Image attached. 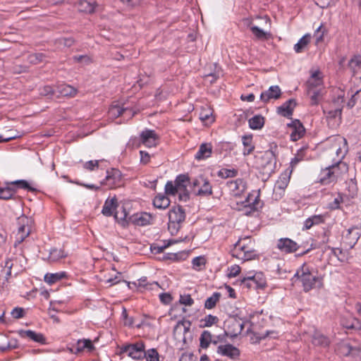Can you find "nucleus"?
<instances>
[{
	"label": "nucleus",
	"mask_w": 361,
	"mask_h": 361,
	"mask_svg": "<svg viewBox=\"0 0 361 361\" xmlns=\"http://www.w3.org/2000/svg\"><path fill=\"white\" fill-rule=\"evenodd\" d=\"M212 152V146L209 143H203L200 146L195 158L197 160H202L209 157Z\"/></svg>",
	"instance_id": "26"
},
{
	"label": "nucleus",
	"mask_w": 361,
	"mask_h": 361,
	"mask_svg": "<svg viewBox=\"0 0 361 361\" xmlns=\"http://www.w3.org/2000/svg\"><path fill=\"white\" fill-rule=\"evenodd\" d=\"M39 91L41 96L47 97L49 98H51L54 94H56V90L50 85L43 86L39 88Z\"/></svg>",
	"instance_id": "52"
},
{
	"label": "nucleus",
	"mask_w": 361,
	"mask_h": 361,
	"mask_svg": "<svg viewBox=\"0 0 361 361\" xmlns=\"http://www.w3.org/2000/svg\"><path fill=\"white\" fill-rule=\"evenodd\" d=\"M217 353L226 356L231 360H238L240 355V350L231 344L220 345L217 348Z\"/></svg>",
	"instance_id": "12"
},
{
	"label": "nucleus",
	"mask_w": 361,
	"mask_h": 361,
	"mask_svg": "<svg viewBox=\"0 0 361 361\" xmlns=\"http://www.w3.org/2000/svg\"><path fill=\"white\" fill-rule=\"evenodd\" d=\"M311 36L310 34H306L302 37L299 41L294 45V50L296 53H301L307 47L310 41Z\"/></svg>",
	"instance_id": "36"
},
{
	"label": "nucleus",
	"mask_w": 361,
	"mask_h": 361,
	"mask_svg": "<svg viewBox=\"0 0 361 361\" xmlns=\"http://www.w3.org/2000/svg\"><path fill=\"white\" fill-rule=\"evenodd\" d=\"M67 254L62 249L53 248L50 250L49 258L51 262H56L66 257Z\"/></svg>",
	"instance_id": "42"
},
{
	"label": "nucleus",
	"mask_w": 361,
	"mask_h": 361,
	"mask_svg": "<svg viewBox=\"0 0 361 361\" xmlns=\"http://www.w3.org/2000/svg\"><path fill=\"white\" fill-rule=\"evenodd\" d=\"M285 194V190L274 185L272 197L275 200H281Z\"/></svg>",
	"instance_id": "62"
},
{
	"label": "nucleus",
	"mask_w": 361,
	"mask_h": 361,
	"mask_svg": "<svg viewBox=\"0 0 361 361\" xmlns=\"http://www.w3.org/2000/svg\"><path fill=\"white\" fill-rule=\"evenodd\" d=\"M12 184L17 185L18 188H19L25 189V190H27L28 191L35 190V189L32 188L29 185L28 182L25 180H18L13 182Z\"/></svg>",
	"instance_id": "58"
},
{
	"label": "nucleus",
	"mask_w": 361,
	"mask_h": 361,
	"mask_svg": "<svg viewBox=\"0 0 361 361\" xmlns=\"http://www.w3.org/2000/svg\"><path fill=\"white\" fill-rule=\"evenodd\" d=\"M158 141L159 136L153 130L145 129L140 134V143L147 147H156Z\"/></svg>",
	"instance_id": "7"
},
{
	"label": "nucleus",
	"mask_w": 361,
	"mask_h": 361,
	"mask_svg": "<svg viewBox=\"0 0 361 361\" xmlns=\"http://www.w3.org/2000/svg\"><path fill=\"white\" fill-rule=\"evenodd\" d=\"M361 237V228L358 226H352L347 230V233L344 235L345 243L353 248L360 238Z\"/></svg>",
	"instance_id": "14"
},
{
	"label": "nucleus",
	"mask_w": 361,
	"mask_h": 361,
	"mask_svg": "<svg viewBox=\"0 0 361 361\" xmlns=\"http://www.w3.org/2000/svg\"><path fill=\"white\" fill-rule=\"evenodd\" d=\"M29 219L26 216H21L18 219V228L17 233L30 232V228L28 226Z\"/></svg>",
	"instance_id": "47"
},
{
	"label": "nucleus",
	"mask_w": 361,
	"mask_h": 361,
	"mask_svg": "<svg viewBox=\"0 0 361 361\" xmlns=\"http://www.w3.org/2000/svg\"><path fill=\"white\" fill-rule=\"evenodd\" d=\"M165 192L166 195H176V194L180 195V192L176 188L175 183L172 181H168L165 185Z\"/></svg>",
	"instance_id": "55"
},
{
	"label": "nucleus",
	"mask_w": 361,
	"mask_h": 361,
	"mask_svg": "<svg viewBox=\"0 0 361 361\" xmlns=\"http://www.w3.org/2000/svg\"><path fill=\"white\" fill-rule=\"evenodd\" d=\"M287 126L290 132V137L292 141H297L305 135V128L299 120L295 119Z\"/></svg>",
	"instance_id": "9"
},
{
	"label": "nucleus",
	"mask_w": 361,
	"mask_h": 361,
	"mask_svg": "<svg viewBox=\"0 0 361 361\" xmlns=\"http://www.w3.org/2000/svg\"><path fill=\"white\" fill-rule=\"evenodd\" d=\"M192 188L196 195L208 197L212 195V186L209 180L200 176L192 182Z\"/></svg>",
	"instance_id": "4"
},
{
	"label": "nucleus",
	"mask_w": 361,
	"mask_h": 361,
	"mask_svg": "<svg viewBox=\"0 0 361 361\" xmlns=\"http://www.w3.org/2000/svg\"><path fill=\"white\" fill-rule=\"evenodd\" d=\"M227 187L232 195L239 197L245 192L247 185L243 179L238 178L235 180L228 181Z\"/></svg>",
	"instance_id": "13"
},
{
	"label": "nucleus",
	"mask_w": 361,
	"mask_h": 361,
	"mask_svg": "<svg viewBox=\"0 0 361 361\" xmlns=\"http://www.w3.org/2000/svg\"><path fill=\"white\" fill-rule=\"evenodd\" d=\"M18 334L21 338H28L29 340L41 345H45L47 343L46 337L42 333H38L30 329H21L18 331Z\"/></svg>",
	"instance_id": "11"
},
{
	"label": "nucleus",
	"mask_w": 361,
	"mask_h": 361,
	"mask_svg": "<svg viewBox=\"0 0 361 361\" xmlns=\"http://www.w3.org/2000/svg\"><path fill=\"white\" fill-rule=\"evenodd\" d=\"M144 357L146 361H159V355L155 348L149 349L144 351Z\"/></svg>",
	"instance_id": "49"
},
{
	"label": "nucleus",
	"mask_w": 361,
	"mask_h": 361,
	"mask_svg": "<svg viewBox=\"0 0 361 361\" xmlns=\"http://www.w3.org/2000/svg\"><path fill=\"white\" fill-rule=\"evenodd\" d=\"M240 267L237 264L231 266L230 267L228 268L227 276L228 278L235 277L240 274Z\"/></svg>",
	"instance_id": "56"
},
{
	"label": "nucleus",
	"mask_w": 361,
	"mask_h": 361,
	"mask_svg": "<svg viewBox=\"0 0 361 361\" xmlns=\"http://www.w3.org/2000/svg\"><path fill=\"white\" fill-rule=\"evenodd\" d=\"M135 284L137 287L145 288L149 290H157L159 288V285L157 282L153 281L152 283H147L146 277L140 278Z\"/></svg>",
	"instance_id": "37"
},
{
	"label": "nucleus",
	"mask_w": 361,
	"mask_h": 361,
	"mask_svg": "<svg viewBox=\"0 0 361 361\" xmlns=\"http://www.w3.org/2000/svg\"><path fill=\"white\" fill-rule=\"evenodd\" d=\"M349 68L355 74L361 68V56L359 55L353 56L348 61Z\"/></svg>",
	"instance_id": "39"
},
{
	"label": "nucleus",
	"mask_w": 361,
	"mask_h": 361,
	"mask_svg": "<svg viewBox=\"0 0 361 361\" xmlns=\"http://www.w3.org/2000/svg\"><path fill=\"white\" fill-rule=\"evenodd\" d=\"M294 278L300 280L305 292H308L315 288H321L323 285L322 278L312 267L303 264L294 275Z\"/></svg>",
	"instance_id": "1"
},
{
	"label": "nucleus",
	"mask_w": 361,
	"mask_h": 361,
	"mask_svg": "<svg viewBox=\"0 0 361 361\" xmlns=\"http://www.w3.org/2000/svg\"><path fill=\"white\" fill-rule=\"evenodd\" d=\"M245 207L250 209L249 211L245 212L246 214H249L251 212H255L259 207H261L259 191L254 190L252 192L249 193L245 201Z\"/></svg>",
	"instance_id": "15"
},
{
	"label": "nucleus",
	"mask_w": 361,
	"mask_h": 361,
	"mask_svg": "<svg viewBox=\"0 0 361 361\" xmlns=\"http://www.w3.org/2000/svg\"><path fill=\"white\" fill-rule=\"evenodd\" d=\"M179 302L181 305H184L185 306H191L194 303L193 299L191 298L190 295H180Z\"/></svg>",
	"instance_id": "57"
},
{
	"label": "nucleus",
	"mask_w": 361,
	"mask_h": 361,
	"mask_svg": "<svg viewBox=\"0 0 361 361\" xmlns=\"http://www.w3.org/2000/svg\"><path fill=\"white\" fill-rule=\"evenodd\" d=\"M276 247L283 253L290 254L296 252L300 246L290 238H281L277 240Z\"/></svg>",
	"instance_id": "8"
},
{
	"label": "nucleus",
	"mask_w": 361,
	"mask_h": 361,
	"mask_svg": "<svg viewBox=\"0 0 361 361\" xmlns=\"http://www.w3.org/2000/svg\"><path fill=\"white\" fill-rule=\"evenodd\" d=\"M237 174L238 171L234 169H221L217 173L218 176L222 178H233Z\"/></svg>",
	"instance_id": "48"
},
{
	"label": "nucleus",
	"mask_w": 361,
	"mask_h": 361,
	"mask_svg": "<svg viewBox=\"0 0 361 361\" xmlns=\"http://www.w3.org/2000/svg\"><path fill=\"white\" fill-rule=\"evenodd\" d=\"M290 181V175L285 172L281 173L275 183V186L286 190Z\"/></svg>",
	"instance_id": "45"
},
{
	"label": "nucleus",
	"mask_w": 361,
	"mask_h": 361,
	"mask_svg": "<svg viewBox=\"0 0 361 361\" xmlns=\"http://www.w3.org/2000/svg\"><path fill=\"white\" fill-rule=\"evenodd\" d=\"M219 318L216 316L208 314L204 318L201 319V322L203 324V327H209L212 325L218 323Z\"/></svg>",
	"instance_id": "50"
},
{
	"label": "nucleus",
	"mask_w": 361,
	"mask_h": 361,
	"mask_svg": "<svg viewBox=\"0 0 361 361\" xmlns=\"http://www.w3.org/2000/svg\"><path fill=\"white\" fill-rule=\"evenodd\" d=\"M348 171V165L343 161H337L331 166L321 170L318 180L324 185L335 183Z\"/></svg>",
	"instance_id": "2"
},
{
	"label": "nucleus",
	"mask_w": 361,
	"mask_h": 361,
	"mask_svg": "<svg viewBox=\"0 0 361 361\" xmlns=\"http://www.w3.org/2000/svg\"><path fill=\"white\" fill-rule=\"evenodd\" d=\"M281 95V90L279 86L272 85L267 90L262 92L260 94V99L264 103L269 102L271 99H277Z\"/></svg>",
	"instance_id": "19"
},
{
	"label": "nucleus",
	"mask_w": 361,
	"mask_h": 361,
	"mask_svg": "<svg viewBox=\"0 0 361 361\" xmlns=\"http://www.w3.org/2000/svg\"><path fill=\"white\" fill-rule=\"evenodd\" d=\"M262 159L265 162L262 164L265 170L264 173H271L274 171V166L276 163L274 153L271 151L266 152L262 156Z\"/></svg>",
	"instance_id": "23"
},
{
	"label": "nucleus",
	"mask_w": 361,
	"mask_h": 361,
	"mask_svg": "<svg viewBox=\"0 0 361 361\" xmlns=\"http://www.w3.org/2000/svg\"><path fill=\"white\" fill-rule=\"evenodd\" d=\"M70 352L74 354L82 352L85 350L90 352L94 349V345L90 339L78 340L77 343L71 348H68Z\"/></svg>",
	"instance_id": "20"
},
{
	"label": "nucleus",
	"mask_w": 361,
	"mask_h": 361,
	"mask_svg": "<svg viewBox=\"0 0 361 361\" xmlns=\"http://www.w3.org/2000/svg\"><path fill=\"white\" fill-rule=\"evenodd\" d=\"M16 195V190L11 187L1 188H0V199L1 200H10Z\"/></svg>",
	"instance_id": "46"
},
{
	"label": "nucleus",
	"mask_w": 361,
	"mask_h": 361,
	"mask_svg": "<svg viewBox=\"0 0 361 361\" xmlns=\"http://www.w3.org/2000/svg\"><path fill=\"white\" fill-rule=\"evenodd\" d=\"M344 102V94L341 92L338 95L336 99L334 101V104H337V106L334 109L326 110L324 109V113L326 115L328 118H338V120L341 118L342 107L341 104Z\"/></svg>",
	"instance_id": "18"
},
{
	"label": "nucleus",
	"mask_w": 361,
	"mask_h": 361,
	"mask_svg": "<svg viewBox=\"0 0 361 361\" xmlns=\"http://www.w3.org/2000/svg\"><path fill=\"white\" fill-rule=\"evenodd\" d=\"M249 126L252 130L261 129L264 124V118L261 115H256L248 121Z\"/></svg>",
	"instance_id": "33"
},
{
	"label": "nucleus",
	"mask_w": 361,
	"mask_h": 361,
	"mask_svg": "<svg viewBox=\"0 0 361 361\" xmlns=\"http://www.w3.org/2000/svg\"><path fill=\"white\" fill-rule=\"evenodd\" d=\"M145 344L143 342L128 344L121 348V352L126 353L134 360H140L144 357Z\"/></svg>",
	"instance_id": "6"
},
{
	"label": "nucleus",
	"mask_w": 361,
	"mask_h": 361,
	"mask_svg": "<svg viewBox=\"0 0 361 361\" xmlns=\"http://www.w3.org/2000/svg\"><path fill=\"white\" fill-rule=\"evenodd\" d=\"M25 310L22 307H15L11 311V315L15 319H20L24 317Z\"/></svg>",
	"instance_id": "63"
},
{
	"label": "nucleus",
	"mask_w": 361,
	"mask_h": 361,
	"mask_svg": "<svg viewBox=\"0 0 361 361\" xmlns=\"http://www.w3.org/2000/svg\"><path fill=\"white\" fill-rule=\"evenodd\" d=\"M95 9V3H91L87 0H80L78 2V10L85 13H92Z\"/></svg>",
	"instance_id": "40"
},
{
	"label": "nucleus",
	"mask_w": 361,
	"mask_h": 361,
	"mask_svg": "<svg viewBox=\"0 0 361 361\" xmlns=\"http://www.w3.org/2000/svg\"><path fill=\"white\" fill-rule=\"evenodd\" d=\"M295 105V101L293 99H289L278 107L277 112L282 116L289 118L293 115Z\"/></svg>",
	"instance_id": "24"
},
{
	"label": "nucleus",
	"mask_w": 361,
	"mask_h": 361,
	"mask_svg": "<svg viewBox=\"0 0 361 361\" xmlns=\"http://www.w3.org/2000/svg\"><path fill=\"white\" fill-rule=\"evenodd\" d=\"M253 276H255V273H253V271L248 272L245 276L242 278L241 283L245 284L247 287L252 286Z\"/></svg>",
	"instance_id": "60"
},
{
	"label": "nucleus",
	"mask_w": 361,
	"mask_h": 361,
	"mask_svg": "<svg viewBox=\"0 0 361 361\" xmlns=\"http://www.w3.org/2000/svg\"><path fill=\"white\" fill-rule=\"evenodd\" d=\"M189 178L188 175L185 174H180L178 175L174 180V183L176 186V188L180 192V200L186 201L189 196L187 192V187L189 183Z\"/></svg>",
	"instance_id": "10"
},
{
	"label": "nucleus",
	"mask_w": 361,
	"mask_h": 361,
	"mask_svg": "<svg viewBox=\"0 0 361 361\" xmlns=\"http://www.w3.org/2000/svg\"><path fill=\"white\" fill-rule=\"evenodd\" d=\"M118 207L117 198L116 196L106 199L102 210V213L106 216H111Z\"/></svg>",
	"instance_id": "22"
},
{
	"label": "nucleus",
	"mask_w": 361,
	"mask_h": 361,
	"mask_svg": "<svg viewBox=\"0 0 361 361\" xmlns=\"http://www.w3.org/2000/svg\"><path fill=\"white\" fill-rule=\"evenodd\" d=\"M185 219L184 209L180 206L173 207L169 212V229L172 233H176Z\"/></svg>",
	"instance_id": "3"
},
{
	"label": "nucleus",
	"mask_w": 361,
	"mask_h": 361,
	"mask_svg": "<svg viewBox=\"0 0 361 361\" xmlns=\"http://www.w3.org/2000/svg\"><path fill=\"white\" fill-rule=\"evenodd\" d=\"M99 166V161L98 160H91L85 163L84 167L89 171H94L96 168Z\"/></svg>",
	"instance_id": "64"
},
{
	"label": "nucleus",
	"mask_w": 361,
	"mask_h": 361,
	"mask_svg": "<svg viewBox=\"0 0 361 361\" xmlns=\"http://www.w3.org/2000/svg\"><path fill=\"white\" fill-rule=\"evenodd\" d=\"M231 323L233 327V331H231V334L234 336L240 334L243 329V324L236 319H233L232 321H231Z\"/></svg>",
	"instance_id": "51"
},
{
	"label": "nucleus",
	"mask_w": 361,
	"mask_h": 361,
	"mask_svg": "<svg viewBox=\"0 0 361 361\" xmlns=\"http://www.w3.org/2000/svg\"><path fill=\"white\" fill-rule=\"evenodd\" d=\"M212 342V334L209 331H203L200 337V347L207 348Z\"/></svg>",
	"instance_id": "44"
},
{
	"label": "nucleus",
	"mask_w": 361,
	"mask_h": 361,
	"mask_svg": "<svg viewBox=\"0 0 361 361\" xmlns=\"http://www.w3.org/2000/svg\"><path fill=\"white\" fill-rule=\"evenodd\" d=\"M122 174L118 169H111L106 171L105 178L101 181V185L107 189H114L121 185Z\"/></svg>",
	"instance_id": "5"
},
{
	"label": "nucleus",
	"mask_w": 361,
	"mask_h": 361,
	"mask_svg": "<svg viewBox=\"0 0 361 361\" xmlns=\"http://www.w3.org/2000/svg\"><path fill=\"white\" fill-rule=\"evenodd\" d=\"M312 343L314 345L326 347L329 344V339L319 331L314 330L312 335Z\"/></svg>",
	"instance_id": "28"
},
{
	"label": "nucleus",
	"mask_w": 361,
	"mask_h": 361,
	"mask_svg": "<svg viewBox=\"0 0 361 361\" xmlns=\"http://www.w3.org/2000/svg\"><path fill=\"white\" fill-rule=\"evenodd\" d=\"M324 221V216L323 215H313L307 218L303 224V229H310L314 225H319Z\"/></svg>",
	"instance_id": "31"
},
{
	"label": "nucleus",
	"mask_w": 361,
	"mask_h": 361,
	"mask_svg": "<svg viewBox=\"0 0 361 361\" xmlns=\"http://www.w3.org/2000/svg\"><path fill=\"white\" fill-rule=\"evenodd\" d=\"M78 93V90L68 84H60L56 86V94L57 97H73Z\"/></svg>",
	"instance_id": "21"
},
{
	"label": "nucleus",
	"mask_w": 361,
	"mask_h": 361,
	"mask_svg": "<svg viewBox=\"0 0 361 361\" xmlns=\"http://www.w3.org/2000/svg\"><path fill=\"white\" fill-rule=\"evenodd\" d=\"M205 264V259L203 257L199 256L196 257L192 259V264L194 269H200V268L204 265Z\"/></svg>",
	"instance_id": "59"
},
{
	"label": "nucleus",
	"mask_w": 361,
	"mask_h": 361,
	"mask_svg": "<svg viewBox=\"0 0 361 361\" xmlns=\"http://www.w3.org/2000/svg\"><path fill=\"white\" fill-rule=\"evenodd\" d=\"M323 89H310L307 90L308 95L310 97L311 105H317L322 96Z\"/></svg>",
	"instance_id": "35"
},
{
	"label": "nucleus",
	"mask_w": 361,
	"mask_h": 361,
	"mask_svg": "<svg viewBox=\"0 0 361 361\" xmlns=\"http://www.w3.org/2000/svg\"><path fill=\"white\" fill-rule=\"evenodd\" d=\"M242 142L243 145V154L247 156L252 153L255 147L252 141V135H245L242 137Z\"/></svg>",
	"instance_id": "27"
},
{
	"label": "nucleus",
	"mask_w": 361,
	"mask_h": 361,
	"mask_svg": "<svg viewBox=\"0 0 361 361\" xmlns=\"http://www.w3.org/2000/svg\"><path fill=\"white\" fill-rule=\"evenodd\" d=\"M239 249L240 248H233L231 250L232 256L238 259L243 261H248L254 259L256 255L255 252L250 248L247 250H246L245 252H238V250H239Z\"/></svg>",
	"instance_id": "29"
},
{
	"label": "nucleus",
	"mask_w": 361,
	"mask_h": 361,
	"mask_svg": "<svg viewBox=\"0 0 361 361\" xmlns=\"http://www.w3.org/2000/svg\"><path fill=\"white\" fill-rule=\"evenodd\" d=\"M311 75L307 81V90L323 89V76L319 70L310 71Z\"/></svg>",
	"instance_id": "17"
},
{
	"label": "nucleus",
	"mask_w": 361,
	"mask_h": 361,
	"mask_svg": "<svg viewBox=\"0 0 361 361\" xmlns=\"http://www.w3.org/2000/svg\"><path fill=\"white\" fill-rule=\"evenodd\" d=\"M153 216L147 212L136 213L129 217L130 223L139 226L149 225L153 221Z\"/></svg>",
	"instance_id": "16"
},
{
	"label": "nucleus",
	"mask_w": 361,
	"mask_h": 361,
	"mask_svg": "<svg viewBox=\"0 0 361 361\" xmlns=\"http://www.w3.org/2000/svg\"><path fill=\"white\" fill-rule=\"evenodd\" d=\"M340 143H343V147H341V146H339L336 149V156H337V157L338 159V161H342V159L344 158V157L345 156V154L347 152V149H346V147H345L346 140L344 139V138H341L340 139Z\"/></svg>",
	"instance_id": "53"
},
{
	"label": "nucleus",
	"mask_w": 361,
	"mask_h": 361,
	"mask_svg": "<svg viewBox=\"0 0 361 361\" xmlns=\"http://www.w3.org/2000/svg\"><path fill=\"white\" fill-rule=\"evenodd\" d=\"M128 111L130 112V110L127 108H123L119 105H112L109 109L108 114L109 117L114 118Z\"/></svg>",
	"instance_id": "38"
},
{
	"label": "nucleus",
	"mask_w": 361,
	"mask_h": 361,
	"mask_svg": "<svg viewBox=\"0 0 361 361\" xmlns=\"http://www.w3.org/2000/svg\"><path fill=\"white\" fill-rule=\"evenodd\" d=\"M113 215L116 221L123 226H127L128 223L130 222L129 219L130 216L128 215V212L124 207H121V208L116 211Z\"/></svg>",
	"instance_id": "25"
},
{
	"label": "nucleus",
	"mask_w": 361,
	"mask_h": 361,
	"mask_svg": "<svg viewBox=\"0 0 361 361\" xmlns=\"http://www.w3.org/2000/svg\"><path fill=\"white\" fill-rule=\"evenodd\" d=\"M250 29L257 39L266 40L270 37V33L264 31L256 25H250Z\"/></svg>",
	"instance_id": "34"
},
{
	"label": "nucleus",
	"mask_w": 361,
	"mask_h": 361,
	"mask_svg": "<svg viewBox=\"0 0 361 361\" xmlns=\"http://www.w3.org/2000/svg\"><path fill=\"white\" fill-rule=\"evenodd\" d=\"M122 317L123 319V324L125 326H131L133 324V318L130 317L128 315L127 310L125 307L123 308Z\"/></svg>",
	"instance_id": "61"
},
{
	"label": "nucleus",
	"mask_w": 361,
	"mask_h": 361,
	"mask_svg": "<svg viewBox=\"0 0 361 361\" xmlns=\"http://www.w3.org/2000/svg\"><path fill=\"white\" fill-rule=\"evenodd\" d=\"M253 277V281L252 283V286L255 284L256 288H263L266 286L267 282L264 274L262 272H256L255 273V276Z\"/></svg>",
	"instance_id": "43"
},
{
	"label": "nucleus",
	"mask_w": 361,
	"mask_h": 361,
	"mask_svg": "<svg viewBox=\"0 0 361 361\" xmlns=\"http://www.w3.org/2000/svg\"><path fill=\"white\" fill-rule=\"evenodd\" d=\"M67 274L65 271H60L57 273H47L44 275V280L49 285L54 284L57 281L66 278Z\"/></svg>",
	"instance_id": "32"
},
{
	"label": "nucleus",
	"mask_w": 361,
	"mask_h": 361,
	"mask_svg": "<svg viewBox=\"0 0 361 361\" xmlns=\"http://www.w3.org/2000/svg\"><path fill=\"white\" fill-rule=\"evenodd\" d=\"M170 200L164 194H158L153 200V204L156 208L165 209L170 205Z\"/></svg>",
	"instance_id": "30"
},
{
	"label": "nucleus",
	"mask_w": 361,
	"mask_h": 361,
	"mask_svg": "<svg viewBox=\"0 0 361 361\" xmlns=\"http://www.w3.org/2000/svg\"><path fill=\"white\" fill-rule=\"evenodd\" d=\"M221 298V293L218 292L214 293L209 297L204 302V308L211 310L213 309Z\"/></svg>",
	"instance_id": "41"
},
{
	"label": "nucleus",
	"mask_w": 361,
	"mask_h": 361,
	"mask_svg": "<svg viewBox=\"0 0 361 361\" xmlns=\"http://www.w3.org/2000/svg\"><path fill=\"white\" fill-rule=\"evenodd\" d=\"M200 118L206 122L212 123L214 121L212 112L210 109H202L200 113Z\"/></svg>",
	"instance_id": "54"
}]
</instances>
